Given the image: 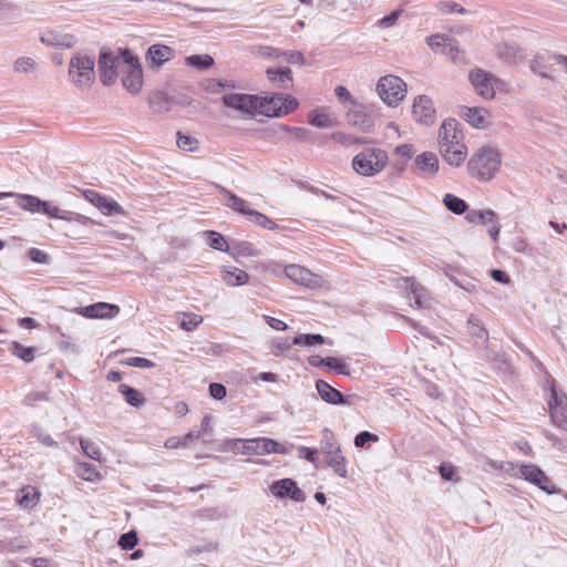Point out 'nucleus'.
Wrapping results in <instances>:
<instances>
[{"label": "nucleus", "instance_id": "obj_24", "mask_svg": "<svg viewBox=\"0 0 567 567\" xmlns=\"http://www.w3.org/2000/svg\"><path fill=\"white\" fill-rule=\"evenodd\" d=\"M487 112L477 107H463L461 116L475 128L485 127V114Z\"/></svg>", "mask_w": 567, "mask_h": 567}, {"label": "nucleus", "instance_id": "obj_6", "mask_svg": "<svg viewBox=\"0 0 567 567\" xmlns=\"http://www.w3.org/2000/svg\"><path fill=\"white\" fill-rule=\"evenodd\" d=\"M377 92L386 105L394 107L405 97L406 84L401 78L388 74L378 81Z\"/></svg>", "mask_w": 567, "mask_h": 567}, {"label": "nucleus", "instance_id": "obj_34", "mask_svg": "<svg viewBox=\"0 0 567 567\" xmlns=\"http://www.w3.org/2000/svg\"><path fill=\"white\" fill-rule=\"evenodd\" d=\"M320 445L326 456L333 453L336 454V452H339L340 450V445L338 444L333 432L328 427L322 430Z\"/></svg>", "mask_w": 567, "mask_h": 567}, {"label": "nucleus", "instance_id": "obj_38", "mask_svg": "<svg viewBox=\"0 0 567 567\" xmlns=\"http://www.w3.org/2000/svg\"><path fill=\"white\" fill-rule=\"evenodd\" d=\"M427 45L432 50H440L442 48H449L452 52L455 48V40L445 34H434L426 39Z\"/></svg>", "mask_w": 567, "mask_h": 567}, {"label": "nucleus", "instance_id": "obj_46", "mask_svg": "<svg viewBox=\"0 0 567 567\" xmlns=\"http://www.w3.org/2000/svg\"><path fill=\"white\" fill-rule=\"evenodd\" d=\"M530 71L542 78H549L547 70L546 59L543 55L536 54L529 62Z\"/></svg>", "mask_w": 567, "mask_h": 567}, {"label": "nucleus", "instance_id": "obj_39", "mask_svg": "<svg viewBox=\"0 0 567 567\" xmlns=\"http://www.w3.org/2000/svg\"><path fill=\"white\" fill-rule=\"evenodd\" d=\"M76 475L83 481L96 482L100 480V473L86 462H79L75 465Z\"/></svg>", "mask_w": 567, "mask_h": 567}, {"label": "nucleus", "instance_id": "obj_2", "mask_svg": "<svg viewBox=\"0 0 567 567\" xmlns=\"http://www.w3.org/2000/svg\"><path fill=\"white\" fill-rule=\"evenodd\" d=\"M502 155L497 148L485 145L480 147L467 162L468 172L480 182H489L499 171Z\"/></svg>", "mask_w": 567, "mask_h": 567}, {"label": "nucleus", "instance_id": "obj_47", "mask_svg": "<svg viewBox=\"0 0 567 567\" xmlns=\"http://www.w3.org/2000/svg\"><path fill=\"white\" fill-rule=\"evenodd\" d=\"M80 445H81L83 453L87 457H90L94 461H101L102 452L95 443H93L89 440H85V439H80Z\"/></svg>", "mask_w": 567, "mask_h": 567}, {"label": "nucleus", "instance_id": "obj_23", "mask_svg": "<svg viewBox=\"0 0 567 567\" xmlns=\"http://www.w3.org/2000/svg\"><path fill=\"white\" fill-rule=\"evenodd\" d=\"M147 56L154 64L162 65L174 58V50L164 44H153L147 51Z\"/></svg>", "mask_w": 567, "mask_h": 567}, {"label": "nucleus", "instance_id": "obj_61", "mask_svg": "<svg viewBox=\"0 0 567 567\" xmlns=\"http://www.w3.org/2000/svg\"><path fill=\"white\" fill-rule=\"evenodd\" d=\"M48 396L44 392L32 391L28 393L23 399V404L27 406H33L38 401H47Z\"/></svg>", "mask_w": 567, "mask_h": 567}, {"label": "nucleus", "instance_id": "obj_3", "mask_svg": "<svg viewBox=\"0 0 567 567\" xmlns=\"http://www.w3.org/2000/svg\"><path fill=\"white\" fill-rule=\"evenodd\" d=\"M95 56L85 52L75 53L69 63V78L79 89L90 87L95 80Z\"/></svg>", "mask_w": 567, "mask_h": 567}, {"label": "nucleus", "instance_id": "obj_18", "mask_svg": "<svg viewBox=\"0 0 567 567\" xmlns=\"http://www.w3.org/2000/svg\"><path fill=\"white\" fill-rule=\"evenodd\" d=\"M467 331L473 340V343L477 348H484L488 342V331L484 327L482 320L471 315L467 319Z\"/></svg>", "mask_w": 567, "mask_h": 567}, {"label": "nucleus", "instance_id": "obj_29", "mask_svg": "<svg viewBox=\"0 0 567 567\" xmlns=\"http://www.w3.org/2000/svg\"><path fill=\"white\" fill-rule=\"evenodd\" d=\"M73 38L55 31H48L41 35V42L48 47H71Z\"/></svg>", "mask_w": 567, "mask_h": 567}, {"label": "nucleus", "instance_id": "obj_1", "mask_svg": "<svg viewBox=\"0 0 567 567\" xmlns=\"http://www.w3.org/2000/svg\"><path fill=\"white\" fill-rule=\"evenodd\" d=\"M458 125L460 123L455 118H447L442 123L439 132L440 153L444 161L452 166H460L467 155Z\"/></svg>", "mask_w": 567, "mask_h": 567}, {"label": "nucleus", "instance_id": "obj_8", "mask_svg": "<svg viewBox=\"0 0 567 567\" xmlns=\"http://www.w3.org/2000/svg\"><path fill=\"white\" fill-rule=\"evenodd\" d=\"M123 56L114 54L110 49L102 48L99 55V73L100 80L104 85H112L116 82L118 72H122Z\"/></svg>", "mask_w": 567, "mask_h": 567}, {"label": "nucleus", "instance_id": "obj_20", "mask_svg": "<svg viewBox=\"0 0 567 567\" xmlns=\"http://www.w3.org/2000/svg\"><path fill=\"white\" fill-rule=\"evenodd\" d=\"M218 190L220 194L224 195V198L226 199V205L231 208L233 210L249 217V213L252 210L249 208V203L245 199L240 198L236 194L231 193L229 189H227L224 186H218Z\"/></svg>", "mask_w": 567, "mask_h": 567}, {"label": "nucleus", "instance_id": "obj_56", "mask_svg": "<svg viewBox=\"0 0 567 567\" xmlns=\"http://www.w3.org/2000/svg\"><path fill=\"white\" fill-rule=\"evenodd\" d=\"M28 257L35 264L47 265L50 261V256L38 248H30L28 250Z\"/></svg>", "mask_w": 567, "mask_h": 567}, {"label": "nucleus", "instance_id": "obj_59", "mask_svg": "<svg viewBox=\"0 0 567 567\" xmlns=\"http://www.w3.org/2000/svg\"><path fill=\"white\" fill-rule=\"evenodd\" d=\"M34 68V60L31 58H19L14 62V70L20 73H27Z\"/></svg>", "mask_w": 567, "mask_h": 567}, {"label": "nucleus", "instance_id": "obj_51", "mask_svg": "<svg viewBox=\"0 0 567 567\" xmlns=\"http://www.w3.org/2000/svg\"><path fill=\"white\" fill-rule=\"evenodd\" d=\"M138 543V537L136 532L131 530L123 535H121L118 539V546L124 550L133 549Z\"/></svg>", "mask_w": 567, "mask_h": 567}, {"label": "nucleus", "instance_id": "obj_52", "mask_svg": "<svg viewBox=\"0 0 567 567\" xmlns=\"http://www.w3.org/2000/svg\"><path fill=\"white\" fill-rule=\"evenodd\" d=\"M326 367L330 368L331 370L336 371L338 374H341V375L350 374L349 367L338 358H333V357L326 358Z\"/></svg>", "mask_w": 567, "mask_h": 567}, {"label": "nucleus", "instance_id": "obj_12", "mask_svg": "<svg viewBox=\"0 0 567 567\" xmlns=\"http://www.w3.org/2000/svg\"><path fill=\"white\" fill-rule=\"evenodd\" d=\"M221 101L225 106L237 110L248 116H252L257 112L258 95L228 93L223 95Z\"/></svg>", "mask_w": 567, "mask_h": 567}, {"label": "nucleus", "instance_id": "obj_26", "mask_svg": "<svg viewBox=\"0 0 567 567\" xmlns=\"http://www.w3.org/2000/svg\"><path fill=\"white\" fill-rule=\"evenodd\" d=\"M224 281L230 287L243 286L248 282L249 275L239 268L227 267L224 269Z\"/></svg>", "mask_w": 567, "mask_h": 567}, {"label": "nucleus", "instance_id": "obj_27", "mask_svg": "<svg viewBox=\"0 0 567 567\" xmlns=\"http://www.w3.org/2000/svg\"><path fill=\"white\" fill-rule=\"evenodd\" d=\"M241 442L244 443V453L246 454H269V446L267 445V442H269V437H256L251 440H245Z\"/></svg>", "mask_w": 567, "mask_h": 567}, {"label": "nucleus", "instance_id": "obj_44", "mask_svg": "<svg viewBox=\"0 0 567 567\" xmlns=\"http://www.w3.org/2000/svg\"><path fill=\"white\" fill-rule=\"evenodd\" d=\"M11 352L22 361L30 363L34 360L35 348L24 347L21 343L14 341L12 342Z\"/></svg>", "mask_w": 567, "mask_h": 567}, {"label": "nucleus", "instance_id": "obj_30", "mask_svg": "<svg viewBox=\"0 0 567 567\" xmlns=\"http://www.w3.org/2000/svg\"><path fill=\"white\" fill-rule=\"evenodd\" d=\"M326 462L328 466H330L338 476L343 478L347 477V460L342 455L341 449L339 450V452H336V454L333 453L327 455Z\"/></svg>", "mask_w": 567, "mask_h": 567}, {"label": "nucleus", "instance_id": "obj_43", "mask_svg": "<svg viewBox=\"0 0 567 567\" xmlns=\"http://www.w3.org/2000/svg\"><path fill=\"white\" fill-rule=\"evenodd\" d=\"M248 219L264 229L275 230L278 228V225L272 219L254 209L249 213Z\"/></svg>", "mask_w": 567, "mask_h": 567}, {"label": "nucleus", "instance_id": "obj_35", "mask_svg": "<svg viewBox=\"0 0 567 567\" xmlns=\"http://www.w3.org/2000/svg\"><path fill=\"white\" fill-rule=\"evenodd\" d=\"M443 204L447 210L455 215H462L467 212L466 202L453 194H445L443 197Z\"/></svg>", "mask_w": 567, "mask_h": 567}, {"label": "nucleus", "instance_id": "obj_41", "mask_svg": "<svg viewBox=\"0 0 567 567\" xmlns=\"http://www.w3.org/2000/svg\"><path fill=\"white\" fill-rule=\"evenodd\" d=\"M186 63L198 70H206L214 64V58L209 54H193L186 58Z\"/></svg>", "mask_w": 567, "mask_h": 567}, {"label": "nucleus", "instance_id": "obj_42", "mask_svg": "<svg viewBox=\"0 0 567 567\" xmlns=\"http://www.w3.org/2000/svg\"><path fill=\"white\" fill-rule=\"evenodd\" d=\"M18 206L31 213H39L40 207L44 205L42 204V199L33 195H20L18 198Z\"/></svg>", "mask_w": 567, "mask_h": 567}, {"label": "nucleus", "instance_id": "obj_10", "mask_svg": "<svg viewBox=\"0 0 567 567\" xmlns=\"http://www.w3.org/2000/svg\"><path fill=\"white\" fill-rule=\"evenodd\" d=\"M285 276L292 282L303 286L308 289H318L323 287L324 279L306 267L299 265H288L284 269Z\"/></svg>", "mask_w": 567, "mask_h": 567}, {"label": "nucleus", "instance_id": "obj_5", "mask_svg": "<svg viewBox=\"0 0 567 567\" xmlns=\"http://www.w3.org/2000/svg\"><path fill=\"white\" fill-rule=\"evenodd\" d=\"M298 101L282 93L258 96L257 112L267 117H280L298 107Z\"/></svg>", "mask_w": 567, "mask_h": 567}, {"label": "nucleus", "instance_id": "obj_15", "mask_svg": "<svg viewBox=\"0 0 567 567\" xmlns=\"http://www.w3.org/2000/svg\"><path fill=\"white\" fill-rule=\"evenodd\" d=\"M412 114L416 122L430 125L435 121V110L433 102L426 95H419L415 97Z\"/></svg>", "mask_w": 567, "mask_h": 567}, {"label": "nucleus", "instance_id": "obj_55", "mask_svg": "<svg viewBox=\"0 0 567 567\" xmlns=\"http://www.w3.org/2000/svg\"><path fill=\"white\" fill-rule=\"evenodd\" d=\"M203 322V317L195 313L185 315V318L181 322V328L186 331H192L199 323Z\"/></svg>", "mask_w": 567, "mask_h": 567}, {"label": "nucleus", "instance_id": "obj_64", "mask_svg": "<svg viewBox=\"0 0 567 567\" xmlns=\"http://www.w3.org/2000/svg\"><path fill=\"white\" fill-rule=\"evenodd\" d=\"M280 52L281 51H279L278 49H275V48L268 47V45L259 47V49H258V53L261 56L269 58V59H279Z\"/></svg>", "mask_w": 567, "mask_h": 567}, {"label": "nucleus", "instance_id": "obj_45", "mask_svg": "<svg viewBox=\"0 0 567 567\" xmlns=\"http://www.w3.org/2000/svg\"><path fill=\"white\" fill-rule=\"evenodd\" d=\"M410 289H411V293L409 296L410 305L412 307H417L420 309L425 308L427 306V302L423 298L424 289L415 282L411 284Z\"/></svg>", "mask_w": 567, "mask_h": 567}, {"label": "nucleus", "instance_id": "obj_48", "mask_svg": "<svg viewBox=\"0 0 567 567\" xmlns=\"http://www.w3.org/2000/svg\"><path fill=\"white\" fill-rule=\"evenodd\" d=\"M309 123L317 127H331L336 121L327 113L316 112L310 115Z\"/></svg>", "mask_w": 567, "mask_h": 567}, {"label": "nucleus", "instance_id": "obj_31", "mask_svg": "<svg viewBox=\"0 0 567 567\" xmlns=\"http://www.w3.org/2000/svg\"><path fill=\"white\" fill-rule=\"evenodd\" d=\"M118 392L123 395L125 401L132 406L140 408L145 402L143 394L127 384H120Z\"/></svg>", "mask_w": 567, "mask_h": 567}, {"label": "nucleus", "instance_id": "obj_16", "mask_svg": "<svg viewBox=\"0 0 567 567\" xmlns=\"http://www.w3.org/2000/svg\"><path fill=\"white\" fill-rule=\"evenodd\" d=\"M76 312L86 318L110 319L120 312V308L116 305L107 302H96L86 307L76 308Z\"/></svg>", "mask_w": 567, "mask_h": 567}, {"label": "nucleus", "instance_id": "obj_36", "mask_svg": "<svg viewBox=\"0 0 567 567\" xmlns=\"http://www.w3.org/2000/svg\"><path fill=\"white\" fill-rule=\"evenodd\" d=\"M42 204L44 206L40 207L39 214L47 215L52 218H58L62 220H72L73 213L70 210H62L58 208L56 206H53L50 202L42 200Z\"/></svg>", "mask_w": 567, "mask_h": 567}, {"label": "nucleus", "instance_id": "obj_9", "mask_svg": "<svg viewBox=\"0 0 567 567\" xmlns=\"http://www.w3.org/2000/svg\"><path fill=\"white\" fill-rule=\"evenodd\" d=\"M517 468V477L536 485L542 491H545L548 494H557L560 492V489L553 484L551 480L538 466L534 464H518Z\"/></svg>", "mask_w": 567, "mask_h": 567}, {"label": "nucleus", "instance_id": "obj_11", "mask_svg": "<svg viewBox=\"0 0 567 567\" xmlns=\"http://www.w3.org/2000/svg\"><path fill=\"white\" fill-rule=\"evenodd\" d=\"M548 405L551 422L557 427L567 431V395L551 386Z\"/></svg>", "mask_w": 567, "mask_h": 567}, {"label": "nucleus", "instance_id": "obj_53", "mask_svg": "<svg viewBox=\"0 0 567 567\" xmlns=\"http://www.w3.org/2000/svg\"><path fill=\"white\" fill-rule=\"evenodd\" d=\"M369 442H379V436L369 431H362L354 437V445L358 449H364Z\"/></svg>", "mask_w": 567, "mask_h": 567}, {"label": "nucleus", "instance_id": "obj_14", "mask_svg": "<svg viewBox=\"0 0 567 567\" xmlns=\"http://www.w3.org/2000/svg\"><path fill=\"white\" fill-rule=\"evenodd\" d=\"M270 493L277 498H290L293 502H305L306 495L298 487L292 478H281L271 483L269 487Z\"/></svg>", "mask_w": 567, "mask_h": 567}, {"label": "nucleus", "instance_id": "obj_25", "mask_svg": "<svg viewBox=\"0 0 567 567\" xmlns=\"http://www.w3.org/2000/svg\"><path fill=\"white\" fill-rule=\"evenodd\" d=\"M499 59L507 63H518L523 60V51L516 44L504 43L497 50Z\"/></svg>", "mask_w": 567, "mask_h": 567}, {"label": "nucleus", "instance_id": "obj_28", "mask_svg": "<svg viewBox=\"0 0 567 567\" xmlns=\"http://www.w3.org/2000/svg\"><path fill=\"white\" fill-rule=\"evenodd\" d=\"M465 219L470 224L487 225V224H492L494 220H496L497 215L492 209H485V210L471 209L467 212Z\"/></svg>", "mask_w": 567, "mask_h": 567}, {"label": "nucleus", "instance_id": "obj_4", "mask_svg": "<svg viewBox=\"0 0 567 567\" xmlns=\"http://www.w3.org/2000/svg\"><path fill=\"white\" fill-rule=\"evenodd\" d=\"M388 159V153L382 148H364L353 157L352 167L362 176H374L383 171Z\"/></svg>", "mask_w": 567, "mask_h": 567}, {"label": "nucleus", "instance_id": "obj_49", "mask_svg": "<svg viewBox=\"0 0 567 567\" xmlns=\"http://www.w3.org/2000/svg\"><path fill=\"white\" fill-rule=\"evenodd\" d=\"M436 8L443 14L461 13L465 14L467 10L461 4L452 1H441L436 4Z\"/></svg>", "mask_w": 567, "mask_h": 567}, {"label": "nucleus", "instance_id": "obj_13", "mask_svg": "<svg viewBox=\"0 0 567 567\" xmlns=\"http://www.w3.org/2000/svg\"><path fill=\"white\" fill-rule=\"evenodd\" d=\"M468 79L480 96L486 100L494 99L495 84L498 82L494 75L481 69H476L470 73Z\"/></svg>", "mask_w": 567, "mask_h": 567}, {"label": "nucleus", "instance_id": "obj_58", "mask_svg": "<svg viewBox=\"0 0 567 567\" xmlns=\"http://www.w3.org/2000/svg\"><path fill=\"white\" fill-rule=\"evenodd\" d=\"M125 363L130 367L140 368V369H150L155 364L151 360L142 357H132L128 358Z\"/></svg>", "mask_w": 567, "mask_h": 567}, {"label": "nucleus", "instance_id": "obj_60", "mask_svg": "<svg viewBox=\"0 0 567 567\" xmlns=\"http://www.w3.org/2000/svg\"><path fill=\"white\" fill-rule=\"evenodd\" d=\"M280 58L291 64H303L305 61L302 53L299 51H281Z\"/></svg>", "mask_w": 567, "mask_h": 567}, {"label": "nucleus", "instance_id": "obj_37", "mask_svg": "<svg viewBox=\"0 0 567 567\" xmlns=\"http://www.w3.org/2000/svg\"><path fill=\"white\" fill-rule=\"evenodd\" d=\"M203 236L207 238V244L210 248L219 250V251H228L229 245L225 237L214 230H205Z\"/></svg>", "mask_w": 567, "mask_h": 567}, {"label": "nucleus", "instance_id": "obj_40", "mask_svg": "<svg viewBox=\"0 0 567 567\" xmlns=\"http://www.w3.org/2000/svg\"><path fill=\"white\" fill-rule=\"evenodd\" d=\"M326 342V339L323 336L318 333H306V334H299L292 339L293 346H300V347H312L317 344H322Z\"/></svg>", "mask_w": 567, "mask_h": 567}, {"label": "nucleus", "instance_id": "obj_7", "mask_svg": "<svg viewBox=\"0 0 567 567\" xmlns=\"http://www.w3.org/2000/svg\"><path fill=\"white\" fill-rule=\"evenodd\" d=\"M123 56L122 84L132 94L141 92L143 86V71L138 59L128 49L121 52Z\"/></svg>", "mask_w": 567, "mask_h": 567}, {"label": "nucleus", "instance_id": "obj_50", "mask_svg": "<svg viewBox=\"0 0 567 567\" xmlns=\"http://www.w3.org/2000/svg\"><path fill=\"white\" fill-rule=\"evenodd\" d=\"M32 435L37 437V440L48 447H55L58 443L53 440V437L45 433L39 425L32 426Z\"/></svg>", "mask_w": 567, "mask_h": 567}, {"label": "nucleus", "instance_id": "obj_57", "mask_svg": "<svg viewBox=\"0 0 567 567\" xmlns=\"http://www.w3.org/2000/svg\"><path fill=\"white\" fill-rule=\"evenodd\" d=\"M197 141L190 136L182 135L178 133L177 146L186 152H193L196 150Z\"/></svg>", "mask_w": 567, "mask_h": 567}, {"label": "nucleus", "instance_id": "obj_21", "mask_svg": "<svg viewBox=\"0 0 567 567\" xmlns=\"http://www.w3.org/2000/svg\"><path fill=\"white\" fill-rule=\"evenodd\" d=\"M93 196L90 198L91 202L100 209L103 214L112 216V215H123V207L117 204L115 200L107 198L106 196H102L97 193H93Z\"/></svg>", "mask_w": 567, "mask_h": 567}, {"label": "nucleus", "instance_id": "obj_32", "mask_svg": "<svg viewBox=\"0 0 567 567\" xmlns=\"http://www.w3.org/2000/svg\"><path fill=\"white\" fill-rule=\"evenodd\" d=\"M348 122L351 125L359 127L363 132L371 131L373 126L372 118L363 111H353L348 113Z\"/></svg>", "mask_w": 567, "mask_h": 567}, {"label": "nucleus", "instance_id": "obj_17", "mask_svg": "<svg viewBox=\"0 0 567 567\" xmlns=\"http://www.w3.org/2000/svg\"><path fill=\"white\" fill-rule=\"evenodd\" d=\"M316 390L322 401L331 405H350V396L343 395L339 390L330 385L324 380L316 382Z\"/></svg>", "mask_w": 567, "mask_h": 567}, {"label": "nucleus", "instance_id": "obj_62", "mask_svg": "<svg viewBox=\"0 0 567 567\" xmlns=\"http://www.w3.org/2000/svg\"><path fill=\"white\" fill-rule=\"evenodd\" d=\"M209 393L215 400H223L226 396V388L221 383H210Z\"/></svg>", "mask_w": 567, "mask_h": 567}, {"label": "nucleus", "instance_id": "obj_54", "mask_svg": "<svg viewBox=\"0 0 567 567\" xmlns=\"http://www.w3.org/2000/svg\"><path fill=\"white\" fill-rule=\"evenodd\" d=\"M401 13H402L401 10H395V11L391 12L390 14L378 20L377 27L380 29H389V28L393 27L398 22L399 18L401 17Z\"/></svg>", "mask_w": 567, "mask_h": 567}, {"label": "nucleus", "instance_id": "obj_33", "mask_svg": "<svg viewBox=\"0 0 567 567\" xmlns=\"http://www.w3.org/2000/svg\"><path fill=\"white\" fill-rule=\"evenodd\" d=\"M228 252L235 258L251 257L257 255L256 248L252 244L238 240L230 243Z\"/></svg>", "mask_w": 567, "mask_h": 567}, {"label": "nucleus", "instance_id": "obj_22", "mask_svg": "<svg viewBox=\"0 0 567 567\" xmlns=\"http://www.w3.org/2000/svg\"><path fill=\"white\" fill-rule=\"evenodd\" d=\"M268 80L279 89H288L292 82V72L289 68H270L267 70Z\"/></svg>", "mask_w": 567, "mask_h": 567}, {"label": "nucleus", "instance_id": "obj_19", "mask_svg": "<svg viewBox=\"0 0 567 567\" xmlns=\"http://www.w3.org/2000/svg\"><path fill=\"white\" fill-rule=\"evenodd\" d=\"M417 171L426 177H433L439 172V157L433 152H423L414 159Z\"/></svg>", "mask_w": 567, "mask_h": 567}, {"label": "nucleus", "instance_id": "obj_63", "mask_svg": "<svg viewBox=\"0 0 567 567\" xmlns=\"http://www.w3.org/2000/svg\"><path fill=\"white\" fill-rule=\"evenodd\" d=\"M440 475L445 481H452L455 475V467L450 463H442L439 467Z\"/></svg>", "mask_w": 567, "mask_h": 567}]
</instances>
